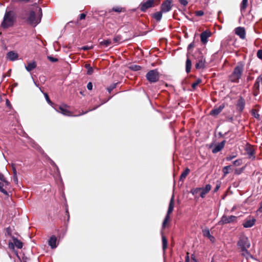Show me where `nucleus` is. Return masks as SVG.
<instances>
[{
  "label": "nucleus",
  "instance_id": "obj_15",
  "mask_svg": "<svg viewBox=\"0 0 262 262\" xmlns=\"http://www.w3.org/2000/svg\"><path fill=\"white\" fill-rule=\"evenodd\" d=\"M244 106L245 99L242 97H240L237 101L236 108L238 111L242 112L244 110Z\"/></svg>",
  "mask_w": 262,
  "mask_h": 262
},
{
  "label": "nucleus",
  "instance_id": "obj_12",
  "mask_svg": "<svg viewBox=\"0 0 262 262\" xmlns=\"http://www.w3.org/2000/svg\"><path fill=\"white\" fill-rule=\"evenodd\" d=\"M211 33L210 31L206 30L203 32L200 35L201 41L203 44H206L208 41V38L211 36Z\"/></svg>",
  "mask_w": 262,
  "mask_h": 262
},
{
  "label": "nucleus",
  "instance_id": "obj_17",
  "mask_svg": "<svg viewBox=\"0 0 262 262\" xmlns=\"http://www.w3.org/2000/svg\"><path fill=\"white\" fill-rule=\"evenodd\" d=\"M7 56L10 60L14 61L18 59V54L14 51H10L7 54Z\"/></svg>",
  "mask_w": 262,
  "mask_h": 262
},
{
  "label": "nucleus",
  "instance_id": "obj_3",
  "mask_svg": "<svg viewBox=\"0 0 262 262\" xmlns=\"http://www.w3.org/2000/svg\"><path fill=\"white\" fill-rule=\"evenodd\" d=\"M37 13L38 14V17L37 18L36 17V14L35 11H31L29 14V16L27 19V21L31 25L36 26L37 24H39L40 21L41 17L42 16V11L41 9L39 7H37Z\"/></svg>",
  "mask_w": 262,
  "mask_h": 262
},
{
  "label": "nucleus",
  "instance_id": "obj_62",
  "mask_svg": "<svg viewBox=\"0 0 262 262\" xmlns=\"http://www.w3.org/2000/svg\"><path fill=\"white\" fill-rule=\"evenodd\" d=\"M220 187V184L216 185L215 188L214 189V192H216L219 190Z\"/></svg>",
  "mask_w": 262,
  "mask_h": 262
},
{
  "label": "nucleus",
  "instance_id": "obj_11",
  "mask_svg": "<svg viewBox=\"0 0 262 262\" xmlns=\"http://www.w3.org/2000/svg\"><path fill=\"white\" fill-rule=\"evenodd\" d=\"M246 237L244 235H241L237 243L238 248L242 251V254L245 255L246 251Z\"/></svg>",
  "mask_w": 262,
  "mask_h": 262
},
{
  "label": "nucleus",
  "instance_id": "obj_37",
  "mask_svg": "<svg viewBox=\"0 0 262 262\" xmlns=\"http://www.w3.org/2000/svg\"><path fill=\"white\" fill-rule=\"evenodd\" d=\"M118 83H112L109 87L107 88V91L110 93L112 90L115 89L117 86Z\"/></svg>",
  "mask_w": 262,
  "mask_h": 262
},
{
  "label": "nucleus",
  "instance_id": "obj_13",
  "mask_svg": "<svg viewBox=\"0 0 262 262\" xmlns=\"http://www.w3.org/2000/svg\"><path fill=\"white\" fill-rule=\"evenodd\" d=\"M235 33L240 38L244 39L245 37V30L244 27H238L235 29Z\"/></svg>",
  "mask_w": 262,
  "mask_h": 262
},
{
  "label": "nucleus",
  "instance_id": "obj_45",
  "mask_svg": "<svg viewBox=\"0 0 262 262\" xmlns=\"http://www.w3.org/2000/svg\"><path fill=\"white\" fill-rule=\"evenodd\" d=\"M201 191H200V196L202 198H204L205 195L208 193L207 192H206L205 189H203V188H201Z\"/></svg>",
  "mask_w": 262,
  "mask_h": 262
},
{
  "label": "nucleus",
  "instance_id": "obj_54",
  "mask_svg": "<svg viewBox=\"0 0 262 262\" xmlns=\"http://www.w3.org/2000/svg\"><path fill=\"white\" fill-rule=\"evenodd\" d=\"M45 96L46 99L47 101L48 102V103L52 104V103L51 101L50 100L48 95L47 93L45 94Z\"/></svg>",
  "mask_w": 262,
  "mask_h": 262
},
{
  "label": "nucleus",
  "instance_id": "obj_39",
  "mask_svg": "<svg viewBox=\"0 0 262 262\" xmlns=\"http://www.w3.org/2000/svg\"><path fill=\"white\" fill-rule=\"evenodd\" d=\"M86 14H85V13H81V14H80L79 15V17H78V19H77V20L76 24H78L79 21L80 20H82V19H85V17H86Z\"/></svg>",
  "mask_w": 262,
  "mask_h": 262
},
{
  "label": "nucleus",
  "instance_id": "obj_40",
  "mask_svg": "<svg viewBox=\"0 0 262 262\" xmlns=\"http://www.w3.org/2000/svg\"><path fill=\"white\" fill-rule=\"evenodd\" d=\"M243 163V161L242 159H237L233 161V164L235 166H238Z\"/></svg>",
  "mask_w": 262,
  "mask_h": 262
},
{
  "label": "nucleus",
  "instance_id": "obj_5",
  "mask_svg": "<svg viewBox=\"0 0 262 262\" xmlns=\"http://www.w3.org/2000/svg\"><path fill=\"white\" fill-rule=\"evenodd\" d=\"M198 52L199 54V56L196 59V63L195 64V67L196 69H204L206 67V59L199 49L198 50Z\"/></svg>",
  "mask_w": 262,
  "mask_h": 262
},
{
  "label": "nucleus",
  "instance_id": "obj_49",
  "mask_svg": "<svg viewBox=\"0 0 262 262\" xmlns=\"http://www.w3.org/2000/svg\"><path fill=\"white\" fill-rule=\"evenodd\" d=\"M211 185L209 184H207L205 186V187L204 188H203V189H205L206 192H209V191L211 189Z\"/></svg>",
  "mask_w": 262,
  "mask_h": 262
},
{
  "label": "nucleus",
  "instance_id": "obj_20",
  "mask_svg": "<svg viewBox=\"0 0 262 262\" xmlns=\"http://www.w3.org/2000/svg\"><path fill=\"white\" fill-rule=\"evenodd\" d=\"M174 195H172L169 202L168 210L167 213L170 214L173 211L174 208Z\"/></svg>",
  "mask_w": 262,
  "mask_h": 262
},
{
  "label": "nucleus",
  "instance_id": "obj_9",
  "mask_svg": "<svg viewBox=\"0 0 262 262\" xmlns=\"http://www.w3.org/2000/svg\"><path fill=\"white\" fill-rule=\"evenodd\" d=\"M255 148L249 143H247V159L253 160L255 158Z\"/></svg>",
  "mask_w": 262,
  "mask_h": 262
},
{
  "label": "nucleus",
  "instance_id": "obj_10",
  "mask_svg": "<svg viewBox=\"0 0 262 262\" xmlns=\"http://www.w3.org/2000/svg\"><path fill=\"white\" fill-rule=\"evenodd\" d=\"M155 0H147L145 2L141 3L140 10L142 12H145L147 9L155 7Z\"/></svg>",
  "mask_w": 262,
  "mask_h": 262
},
{
  "label": "nucleus",
  "instance_id": "obj_27",
  "mask_svg": "<svg viewBox=\"0 0 262 262\" xmlns=\"http://www.w3.org/2000/svg\"><path fill=\"white\" fill-rule=\"evenodd\" d=\"M260 82L258 81V78H257L256 81L254 83V95H257L259 91V84Z\"/></svg>",
  "mask_w": 262,
  "mask_h": 262
},
{
  "label": "nucleus",
  "instance_id": "obj_55",
  "mask_svg": "<svg viewBox=\"0 0 262 262\" xmlns=\"http://www.w3.org/2000/svg\"><path fill=\"white\" fill-rule=\"evenodd\" d=\"M6 104L7 106H8L10 109L12 107V106L11 104L10 101L7 99H6Z\"/></svg>",
  "mask_w": 262,
  "mask_h": 262
},
{
  "label": "nucleus",
  "instance_id": "obj_47",
  "mask_svg": "<svg viewBox=\"0 0 262 262\" xmlns=\"http://www.w3.org/2000/svg\"><path fill=\"white\" fill-rule=\"evenodd\" d=\"M48 59L51 62H55L58 61V59L52 56H48Z\"/></svg>",
  "mask_w": 262,
  "mask_h": 262
},
{
  "label": "nucleus",
  "instance_id": "obj_2",
  "mask_svg": "<svg viewBox=\"0 0 262 262\" xmlns=\"http://www.w3.org/2000/svg\"><path fill=\"white\" fill-rule=\"evenodd\" d=\"M244 69V64L238 63L235 67L232 73L230 75L229 79L231 81L238 82L241 78Z\"/></svg>",
  "mask_w": 262,
  "mask_h": 262
},
{
  "label": "nucleus",
  "instance_id": "obj_6",
  "mask_svg": "<svg viewBox=\"0 0 262 262\" xmlns=\"http://www.w3.org/2000/svg\"><path fill=\"white\" fill-rule=\"evenodd\" d=\"M172 6V0H165L161 5L160 10L163 13H167L171 10Z\"/></svg>",
  "mask_w": 262,
  "mask_h": 262
},
{
  "label": "nucleus",
  "instance_id": "obj_48",
  "mask_svg": "<svg viewBox=\"0 0 262 262\" xmlns=\"http://www.w3.org/2000/svg\"><path fill=\"white\" fill-rule=\"evenodd\" d=\"M236 157V155H229V156H227L226 158V160L227 161H231V160H232L233 159H234V158Z\"/></svg>",
  "mask_w": 262,
  "mask_h": 262
},
{
  "label": "nucleus",
  "instance_id": "obj_29",
  "mask_svg": "<svg viewBox=\"0 0 262 262\" xmlns=\"http://www.w3.org/2000/svg\"><path fill=\"white\" fill-rule=\"evenodd\" d=\"M256 222V220L254 217H252L249 220H247V228L251 227L254 225Z\"/></svg>",
  "mask_w": 262,
  "mask_h": 262
},
{
  "label": "nucleus",
  "instance_id": "obj_63",
  "mask_svg": "<svg viewBox=\"0 0 262 262\" xmlns=\"http://www.w3.org/2000/svg\"><path fill=\"white\" fill-rule=\"evenodd\" d=\"M258 212H262V201L260 204V207L258 208V209L257 211Z\"/></svg>",
  "mask_w": 262,
  "mask_h": 262
},
{
  "label": "nucleus",
  "instance_id": "obj_21",
  "mask_svg": "<svg viewBox=\"0 0 262 262\" xmlns=\"http://www.w3.org/2000/svg\"><path fill=\"white\" fill-rule=\"evenodd\" d=\"M37 66L35 61L29 62L28 63L27 66L25 67L26 69L28 72H31L33 70L36 68Z\"/></svg>",
  "mask_w": 262,
  "mask_h": 262
},
{
  "label": "nucleus",
  "instance_id": "obj_38",
  "mask_svg": "<svg viewBox=\"0 0 262 262\" xmlns=\"http://www.w3.org/2000/svg\"><path fill=\"white\" fill-rule=\"evenodd\" d=\"M130 69L133 71H137L141 70V67H140V66H138V65L134 64V65H132L130 67Z\"/></svg>",
  "mask_w": 262,
  "mask_h": 262
},
{
  "label": "nucleus",
  "instance_id": "obj_23",
  "mask_svg": "<svg viewBox=\"0 0 262 262\" xmlns=\"http://www.w3.org/2000/svg\"><path fill=\"white\" fill-rule=\"evenodd\" d=\"M163 12L160 10V11L157 12L152 14V17L155 19L157 21H160L162 17V13Z\"/></svg>",
  "mask_w": 262,
  "mask_h": 262
},
{
  "label": "nucleus",
  "instance_id": "obj_46",
  "mask_svg": "<svg viewBox=\"0 0 262 262\" xmlns=\"http://www.w3.org/2000/svg\"><path fill=\"white\" fill-rule=\"evenodd\" d=\"M204 14V12L202 10L196 11L195 12V15L197 16H201Z\"/></svg>",
  "mask_w": 262,
  "mask_h": 262
},
{
  "label": "nucleus",
  "instance_id": "obj_64",
  "mask_svg": "<svg viewBox=\"0 0 262 262\" xmlns=\"http://www.w3.org/2000/svg\"><path fill=\"white\" fill-rule=\"evenodd\" d=\"M185 262H189V257L188 256V253H187V255L186 256Z\"/></svg>",
  "mask_w": 262,
  "mask_h": 262
},
{
  "label": "nucleus",
  "instance_id": "obj_44",
  "mask_svg": "<svg viewBox=\"0 0 262 262\" xmlns=\"http://www.w3.org/2000/svg\"><path fill=\"white\" fill-rule=\"evenodd\" d=\"M112 10L113 11L120 13L123 11V8L121 7H116L113 8Z\"/></svg>",
  "mask_w": 262,
  "mask_h": 262
},
{
  "label": "nucleus",
  "instance_id": "obj_30",
  "mask_svg": "<svg viewBox=\"0 0 262 262\" xmlns=\"http://www.w3.org/2000/svg\"><path fill=\"white\" fill-rule=\"evenodd\" d=\"M231 170V166H225L223 169V172L224 173V176H226L228 173H229L230 170Z\"/></svg>",
  "mask_w": 262,
  "mask_h": 262
},
{
  "label": "nucleus",
  "instance_id": "obj_33",
  "mask_svg": "<svg viewBox=\"0 0 262 262\" xmlns=\"http://www.w3.org/2000/svg\"><path fill=\"white\" fill-rule=\"evenodd\" d=\"M246 8V0H243L241 5V11L242 13V17H244L243 13Z\"/></svg>",
  "mask_w": 262,
  "mask_h": 262
},
{
  "label": "nucleus",
  "instance_id": "obj_59",
  "mask_svg": "<svg viewBox=\"0 0 262 262\" xmlns=\"http://www.w3.org/2000/svg\"><path fill=\"white\" fill-rule=\"evenodd\" d=\"M9 247L10 249H14V244L12 243H9Z\"/></svg>",
  "mask_w": 262,
  "mask_h": 262
},
{
  "label": "nucleus",
  "instance_id": "obj_41",
  "mask_svg": "<svg viewBox=\"0 0 262 262\" xmlns=\"http://www.w3.org/2000/svg\"><path fill=\"white\" fill-rule=\"evenodd\" d=\"M122 39V37L120 35H117L114 37L113 41L115 43H119Z\"/></svg>",
  "mask_w": 262,
  "mask_h": 262
},
{
  "label": "nucleus",
  "instance_id": "obj_52",
  "mask_svg": "<svg viewBox=\"0 0 262 262\" xmlns=\"http://www.w3.org/2000/svg\"><path fill=\"white\" fill-rule=\"evenodd\" d=\"M49 160L50 161V163L51 164V165L55 167L56 168V169L57 170H58V168L57 166L56 165V164L55 163V162L50 158H49Z\"/></svg>",
  "mask_w": 262,
  "mask_h": 262
},
{
  "label": "nucleus",
  "instance_id": "obj_16",
  "mask_svg": "<svg viewBox=\"0 0 262 262\" xmlns=\"http://www.w3.org/2000/svg\"><path fill=\"white\" fill-rule=\"evenodd\" d=\"M224 107V105L222 104L216 108H214V109L211 111V112H210V115L213 116H216L218 115L222 112Z\"/></svg>",
  "mask_w": 262,
  "mask_h": 262
},
{
  "label": "nucleus",
  "instance_id": "obj_19",
  "mask_svg": "<svg viewBox=\"0 0 262 262\" xmlns=\"http://www.w3.org/2000/svg\"><path fill=\"white\" fill-rule=\"evenodd\" d=\"M57 238L55 236H52L49 240V245L52 249L55 248L57 247L56 245Z\"/></svg>",
  "mask_w": 262,
  "mask_h": 262
},
{
  "label": "nucleus",
  "instance_id": "obj_8",
  "mask_svg": "<svg viewBox=\"0 0 262 262\" xmlns=\"http://www.w3.org/2000/svg\"><path fill=\"white\" fill-rule=\"evenodd\" d=\"M236 219L237 217L234 215L227 216L225 215H224L222 217L221 220L219 222L218 224L219 225H222L226 224L231 223L234 222Z\"/></svg>",
  "mask_w": 262,
  "mask_h": 262
},
{
  "label": "nucleus",
  "instance_id": "obj_28",
  "mask_svg": "<svg viewBox=\"0 0 262 262\" xmlns=\"http://www.w3.org/2000/svg\"><path fill=\"white\" fill-rule=\"evenodd\" d=\"M250 113L253 117L257 119H260L259 115L258 114V111L256 108H252L250 111Z\"/></svg>",
  "mask_w": 262,
  "mask_h": 262
},
{
  "label": "nucleus",
  "instance_id": "obj_24",
  "mask_svg": "<svg viewBox=\"0 0 262 262\" xmlns=\"http://www.w3.org/2000/svg\"><path fill=\"white\" fill-rule=\"evenodd\" d=\"M12 239L13 241L14 245L17 248H18V249L22 248L23 244V243L20 241L18 240V239L15 238V237H12Z\"/></svg>",
  "mask_w": 262,
  "mask_h": 262
},
{
  "label": "nucleus",
  "instance_id": "obj_35",
  "mask_svg": "<svg viewBox=\"0 0 262 262\" xmlns=\"http://www.w3.org/2000/svg\"><path fill=\"white\" fill-rule=\"evenodd\" d=\"M170 220V214H166L165 219L163 221V224H162V227L163 228H164L165 227V225L166 223L169 221Z\"/></svg>",
  "mask_w": 262,
  "mask_h": 262
},
{
  "label": "nucleus",
  "instance_id": "obj_56",
  "mask_svg": "<svg viewBox=\"0 0 262 262\" xmlns=\"http://www.w3.org/2000/svg\"><path fill=\"white\" fill-rule=\"evenodd\" d=\"M87 88L89 90H92L93 88V84L91 82H89L87 84Z\"/></svg>",
  "mask_w": 262,
  "mask_h": 262
},
{
  "label": "nucleus",
  "instance_id": "obj_34",
  "mask_svg": "<svg viewBox=\"0 0 262 262\" xmlns=\"http://www.w3.org/2000/svg\"><path fill=\"white\" fill-rule=\"evenodd\" d=\"M201 190V188H194V189H191V193L193 195H197L198 194H199V195H200Z\"/></svg>",
  "mask_w": 262,
  "mask_h": 262
},
{
  "label": "nucleus",
  "instance_id": "obj_22",
  "mask_svg": "<svg viewBox=\"0 0 262 262\" xmlns=\"http://www.w3.org/2000/svg\"><path fill=\"white\" fill-rule=\"evenodd\" d=\"M187 58L186 61V72L187 73H190L191 69V61L189 58L188 53L187 54Z\"/></svg>",
  "mask_w": 262,
  "mask_h": 262
},
{
  "label": "nucleus",
  "instance_id": "obj_1",
  "mask_svg": "<svg viewBox=\"0 0 262 262\" xmlns=\"http://www.w3.org/2000/svg\"><path fill=\"white\" fill-rule=\"evenodd\" d=\"M15 16L14 11L6 10L4 16L3 20L2 22L1 26L4 29L12 27L14 25Z\"/></svg>",
  "mask_w": 262,
  "mask_h": 262
},
{
  "label": "nucleus",
  "instance_id": "obj_32",
  "mask_svg": "<svg viewBox=\"0 0 262 262\" xmlns=\"http://www.w3.org/2000/svg\"><path fill=\"white\" fill-rule=\"evenodd\" d=\"M112 43L111 39H107L105 40L102 41L100 42V45L101 46H104L107 47L110 46Z\"/></svg>",
  "mask_w": 262,
  "mask_h": 262
},
{
  "label": "nucleus",
  "instance_id": "obj_57",
  "mask_svg": "<svg viewBox=\"0 0 262 262\" xmlns=\"http://www.w3.org/2000/svg\"><path fill=\"white\" fill-rule=\"evenodd\" d=\"M7 230V234L10 235V236H11L12 235V231H11V229L10 227H8L6 229Z\"/></svg>",
  "mask_w": 262,
  "mask_h": 262
},
{
  "label": "nucleus",
  "instance_id": "obj_4",
  "mask_svg": "<svg viewBox=\"0 0 262 262\" xmlns=\"http://www.w3.org/2000/svg\"><path fill=\"white\" fill-rule=\"evenodd\" d=\"M146 77L150 83H155L159 80L160 75L157 70H152L147 72Z\"/></svg>",
  "mask_w": 262,
  "mask_h": 262
},
{
  "label": "nucleus",
  "instance_id": "obj_42",
  "mask_svg": "<svg viewBox=\"0 0 262 262\" xmlns=\"http://www.w3.org/2000/svg\"><path fill=\"white\" fill-rule=\"evenodd\" d=\"M202 80L200 79H198L195 82L192 84V88L194 89L201 82Z\"/></svg>",
  "mask_w": 262,
  "mask_h": 262
},
{
  "label": "nucleus",
  "instance_id": "obj_7",
  "mask_svg": "<svg viewBox=\"0 0 262 262\" xmlns=\"http://www.w3.org/2000/svg\"><path fill=\"white\" fill-rule=\"evenodd\" d=\"M68 107H69V106L66 104L60 106L57 105L56 107H55V110L57 112L62 114L64 116H72V113L71 111L67 109Z\"/></svg>",
  "mask_w": 262,
  "mask_h": 262
},
{
  "label": "nucleus",
  "instance_id": "obj_58",
  "mask_svg": "<svg viewBox=\"0 0 262 262\" xmlns=\"http://www.w3.org/2000/svg\"><path fill=\"white\" fill-rule=\"evenodd\" d=\"M194 47V42H192L191 43H190L188 46V48H187V50L189 51L192 48Z\"/></svg>",
  "mask_w": 262,
  "mask_h": 262
},
{
  "label": "nucleus",
  "instance_id": "obj_25",
  "mask_svg": "<svg viewBox=\"0 0 262 262\" xmlns=\"http://www.w3.org/2000/svg\"><path fill=\"white\" fill-rule=\"evenodd\" d=\"M190 172V169L188 168H186L185 170L182 173L180 176V180L181 181H183L184 179L186 178L187 175Z\"/></svg>",
  "mask_w": 262,
  "mask_h": 262
},
{
  "label": "nucleus",
  "instance_id": "obj_51",
  "mask_svg": "<svg viewBox=\"0 0 262 262\" xmlns=\"http://www.w3.org/2000/svg\"><path fill=\"white\" fill-rule=\"evenodd\" d=\"M257 56L258 58L262 59V50H258L257 52Z\"/></svg>",
  "mask_w": 262,
  "mask_h": 262
},
{
  "label": "nucleus",
  "instance_id": "obj_14",
  "mask_svg": "<svg viewBox=\"0 0 262 262\" xmlns=\"http://www.w3.org/2000/svg\"><path fill=\"white\" fill-rule=\"evenodd\" d=\"M225 142L226 141L224 140L222 142L215 145L212 150V152L214 154H215L221 151L224 147Z\"/></svg>",
  "mask_w": 262,
  "mask_h": 262
},
{
  "label": "nucleus",
  "instance_id": "obj_60",
  "mask_svg": "<svg viewBox=\"0 0 262 262\" xmlns=\"http://www.w3.org/2000/svg\"><path fill=\"white\" fill-rule=\"evenodd\" d=\"M12 169H13V174L14 175H16L17 174V171H16V168H15V167L13 166V165H12Z\"/></svg>",
  "mask_w": 262,
  "mask_h": 262
},
{
  "label": "nucleus",
  "instance_id": "obj_43",
  "mask_svg": "<svg viewBox=\"0 0 262 262\" xmlns=\"http://www.w3.org/2000/svg\"><path fill=\"white\" fill-rule=\"evenodd\" d=\"M4 184L0 182V191L5 195H8L7 191L3 188Z\"/></svg>",
  "mask_w": 262,
  "mask_h": 262
},
{
  "label": "nucleus",
  "instance_id": "obj_61",
  "mask_svg": "<svg viewBox=\"0 0 262 262\" xmlns=\"http://www.w3.org/2000/svg\"><path fill=\"white\" fill-rule=\"evenodd\" d=\"M13 179L15 183H17V182H18V179H17V174H16V175H14V174H13Z\"/></svg>",
  "mask_w": 262,
  "mask_h": 262
},
{
  "label": "nucleus",
  "instance_id": "obj_53",
  "mask_svg": "<svg viewBox=\"0 0 262 262\" xmlns=\"http://www.w3.org/2000/svg\"><path fill=\"white\" fill-rule=\"evenodd\" d=\"M91 49H92V47L88 46H85L81 48V49L83 50H84V51L89 50H91Z\"/></svg>",
  "mask_w": 262,
  "mask_h": 262
},
{
  "label": "nucleus",
  "instance_id": "obj_31",
  "mask_svg": "<svg viewBox=\"0 0 262 262\" xmlns=\"http://www.w3.org/2000/svg\"><path fill=\"white\" fill-rule=\"evenodd\" d=\"M85 68L86 69H87L88 71H87V74L89 75L92 74V73H93V69L92 67H91L90 66V65L89 64H86L85 65Z\"/></svg>",
  "mask_w": 262,
  "mask_h": 262
},
{
  "label": "nucleus",
  "instance_id": "obj_50",
  "mask_svg": "<svg viewBox=\"0 0 262 262\" xmlns=\"http://www.w3.org/2000/svg\"><path fill=\"white\" fill-rule=\"evenodd\" d=\"M179 1L180 4L184 6H186L188 4L187 0H179Z\"/></svg>",
  "mask_w": 262,
  "mask_h": 262
},
{
  "label": "nucleus",
  "instance_id": "obj_26",
  "mask_svg": "<svg viewBox=\"0 0 262 262\" xmlns=\"http://www.w3.org/2000/svg\"><path fill=\"white\" fill-rule=\"evenodd\" d=\"M162 249L163 252H165L167 248V240L166 237L164 235H162Z\"/></svg>",
  "mask_w": 262,
  "mask_h": 262
},
{
  "label": "nucleus",
  "instance_id": "obj_36",
  "mask_svg": "<svg viewBox=\"0 0 262 262\" xmlns=\"http://www.w3.org/2000/svg\"><path fill=\"white\" fill-rule=\"evenodd\" d=\"M0 180L2 181L5 184V185H9V182L6 180L4 174L1 173H0Z\"/></svg>",
  "mask_w": 262,
  "mask_h": 262
},
{
  "label": "nucleus",
  "instance_id": "obj_18",
  "mask_svg": "<svg viewBox=\"0 0 262 262\" xmlns=\"http://www.w3.org/2000/svg\"><path fill=\"white\" fill-rule=\"evenodd\" d=\"M203 234L204 236L208 237L211 242H214L215 238L213 236L211 235L209 230L208 229H205L204 230H203Z\"/></svg>",
  "mask_w": 262,
  "mask_h": 262
}]
</instances>
